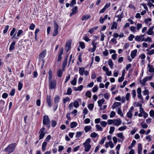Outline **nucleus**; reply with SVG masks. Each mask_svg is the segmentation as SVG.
I'll list each match as a JSON object with an SVG mask.
<instances>
[{
  "label": "nucleus",
  "instance_id": "64",
  "mask_svg": "<svg viewBox=\"0 0 154 154\" xmlns=\"http://www.w3.org/2000/svg\"><path fill=\"white\" fill-rule=\"evenodd\" d=\"M149 115L152 118H154V111L153 110H151L149 112Z\"/></svg>",
  "mask_w": 154,
  "mask_h": 154
},
{
  "label": "nucleus",
  "instance_id": "48",
  "mask_svg": "<svg viewBox=\"0 0 154 154\" xmlns=\"http://www.w3.org/2000/svg\"><path fill=\"white\" fill-rule=\"evenodd\" d=\"M127 128V126H124L118 128V130L119 131H123L125 130Z\"/></svg>",
  "mask_w": 154,
  "mask_h": 154
},
{
  "label": "nucleus",
  "instance_id": "62",
  "mask_svg": "<svg viewBox=\"0 0 154 154\" xmlns=\"http://www.w3.org/2000/svg\"><path fill=\"white\" fill-rule=\"evenodd\" d=\"M94 106L93 104L90 103L88 105V108L90 110H92L94 108Z\"/></svg>",
  "mask_w": 154,
  "mask_h": 154
},
{
  "label": "nucleus",
  "instance_id": "54",
  "mask_svg": "<svg viewBox=\"0 0 154 154\" xmlns=\"http://www.w3.org/2000/svg\"><path fill=\"white\" fill-rule=\"evenodd\" d=\"M145 90L143 91V93L144 95H146L149 94V91L145 87Z\"/></svg>",
  "mask_w": 154,
  "mask_h": 154
},
{
  "label": "nucleus",
  "instance_id": "25",
  "mask_svg": "<svg viewBox=\"0 0 154 154\" xmlns=\"http://www.w3.org/2000/svg\"><path fill=\"white\" fill-rule=\"evenodd\" d=\"M118 137H119L121 139L123 140L125 139V137L123 135V133H118L117 134Z\"/></svg>",
  "mask_w": 154,
  "mask_h": 154
},
{
  "label": "nucleus",
  "instance_id": "46",
  "mask_svg": "<svg viewBox=\"0 0 154 154\" xmlns=\"http://www.w3.org/2000/svg\"><path fill=\"white\" fill-rule=\"evenodd\" d=\"M130 30L133 32H137L136 27L133 26H131L130 27Z\"/></svg>",
  "mask_w": 154,
  "mask_h": 154
},
{
  "label": "nucleus",
  "instance_id": "58",
  "mask_svg": "<svg viewBox=\"0 0 154 154\" xmlns=\"http://www.w3.org/2000/svg\"><path fill=\"white\" fill-rule=\"evenodd\" d=\"M9 27V26L8 25H6L5 27V29L3 30V32L4 33H6L7 32L8 30V28Z\"/></svg>",
  "mask_w": 154,
  "mask_h": 154
},
{
  "label": "nucleus",
  "instance_id": "12",
  "mask_svg": "<svg viewBox=\"0 0 154 154\" xmlns=\"http://www.w3.org/2000/svg\"><path fill=\"white\" fill-rule=\"evenodd\" d=\"M47 101L48 106L50 108L52 106V102L51 100V97L50 96L47 95Z\"/></svg>",
  "mask_w": 154,
  "mask_h": 154
},
{
  "label": "nucleus",
  "instance_id": "41",
  "mask_svg": "<svg viewBox=\"0 0 154 154\" xmlns=\"http://www.w3.org/2000/svg\"><path fill=\"white\" fill-rule=\"evenodd\" d=\"M72 90L70 88H69L67 90V93L65 94L66 95H70L72 93Z\"/></svg>",
  "mask_w": 154,
  "mask_h": 154
},
{
  "label": "nucleus",
  "instance_id": "44",
  "mask_svg": "<svg viewBox=\"0 0 154 154\" xmlns=\"http://www.w3.org/2000/svg\"><path fill=\"white\" fill-rule=\"evenodd\" d=\"M23 33V31L21 29H19L18 30L17 33V37L20 36Z\"/></svg>",
  "mask_w": 154,
  "mask_h": 154
},
{
  "label": "nucleus",
  "instance_id": "40",
  "mask_svg": "<svg viewBox=\"0 0 154 154\" xmlns=\"http://www.w3.org/2000/svg\"><path fill=\"white\" fill-rule=\"evenodd\" d=\"M83 39L87 42H88L90 41V39H89L87 35V34L83 36Z\"/></svg>",
  "mask_w": 154,
  "mask_h": 154
},
{
  "label": "nucleus",
  "instance_id": "51",
  "mask_svg": "<svg viewBox=\"0 0 154 154\" xmlns=\"http://www.w3.org/2000/svg\"><path fill=\"white\" fill-rule=\"evenodd\" d=\"M54 29L58 30L59 28V26L55 21H54Z\"/></svg>",
  "mask_w": 154,
  "mask_h": 154
},
{
  "label": "nucleus",
  "instance_id": "50",
  "mask_svg": "<svg viewBox=\"0 0 154 154\" xmlns=\"http://www.w3.org/2000/svg\"><path fill=\"white\" fill-rule=\"evenodd\" d=\"M134 37L135 36L134 35L131 34L128 38V40L130 41H132Z\"/></svg>",
  "mask_w": 154,
  "mask_h": 154
},
{
  "label": "nucleus",
  "instance_id": "53",
  "mask_svg": "<svg viewBox=\"0 0 154 154\" xmlns=\"http://www.w3.org/2000/svg\"><path fill=\"white\" fill-rule=\"evenodd\" d=\"M62 70L60 69L58 70L57 71V76L59 77H61L62 76Z\"/></svg>",
  "mask_w": 154,
  "mask_h": 154
},
{
  "label": "nucleus",
  "instance_id": "7",
  "mask_svg": "<svg viewBox=\"0 0 154 154\" xmlns=\"http://www.w3.org/2000/svg\"><path fill=\"white\" fill-rule=\"evenodd\" d=\"M134 109L133 106H131L129 109L127 113L126 116L129 118H131L132 117L133 113V111Z\"/></svg>",
  "mask_w": 154,
  "mask_h": 154
},
{
  "label": "nucleus",
  "instance_id": "28",
  "mask_svg": "<svg viewBox=\"0 0 154 154\" xmlns=\"http://www.w3.org/2000/svg\"><path fill=\"white\" fill-rule=\"evenodd\" d=\"M91 126H86L84 127V131L86 133L88 132L91 130Z\"/></svg>",
  "mask_w": 154,
  "mask_h": 154
},
{
  "label": "nucleus",
  "instance_id": "63",
  "mask_svg": "<svg viewBox=\"0 0 154 154\" xmlns=\"http://www.w3.org/2000/svg\"><path fill=\"white\" fill-rule=\"evenodd\" d=\"M147 54L149 55H151L154 54V50L152 49L149 51L147 53Z\"/></svg>",
  "mask_w": 154,
  "mask_h": 154
},
{
  "label": "nucleus",
  "instance_id": "42",
  "mask_svg": "<svg viewBox=\"0 0 154 154\" xmlns=\"http://www.w3.org/2000/svg\"><path fill=\"white\" fill-rule=\"evenodd\" d=\"M140 82L141 84L143 85H145V83L146 81H147V80L146 77L143 79L142 81L140 80Z\"/></svg>",
  "mask_w": 154,
  "mask_h": 154
},
{
  "label": "nucleus",
  "instance_id": "20",
  "mask_svg": "<svg viewBox=\"0 0 154 154\" xmlns=\"http://www.w3.org/2000/svg\"><path fill=\"white\" fill-rule=\"evenodd\" d=\"M120 103L119 102H114L112 106V107L113 109H114L116 107L119 106L121 105Z\"/></svg>",
  "mask_w": 154,
  "mask_h": 154
},
{
  "label": "nucleus",
  "instance_id": "33",
  "mask_svg": "<svg viewBox=\"0 0 154 154\" xmlns=\"http://www.w3.org/2000/svg\"><path fill=\"white\" fill-rule=\"evenodd\" d=\"M47 143L46 142H44L42 144V150L43 152L45 150V148L47 145Z\"/></svg>",
  "mask_w": 154,
  "mask_h": 154
},
{
  "label": "nucleus",
  "instance_id": "19",
  "mask_svg": "<svg viewBox=\"0 0 154 154\" xmlns=\"http://www.w3.org/2000/svg\"><path fill=\"white\" fill-rule=\"evenodd\" d=\"M77 78V75H75V77L73 80L71 81V84L73 85H75L76 84V80Z\"/></svg>",
  "mask_w": 154,
  "mask_h": 154
},
{
  "label": "nucleus",
  "instance_id": "11",
  "mask_svg": "<svg viewBox=\"0 0 154 154\" xmlns=\"http://www.w3.org/2000/svg\"><path fill=\"white\" fill-rule=\"evenodd\" d=\"M72 12L70 13V16H72L74 14H76L78 12V7L75 6L72 9Z\"/></svg>",
  "mask_w": 154,
  "mask_h": 154
},
{
  "label": "nucleus",
  "instance_id": "57",
  "mask_svg": "<svg viewBox=\"0 0 154 154\" xmlns=\"http://www.w3.org/2000/svg\"><path fill=\"white\" fill-rule=\"evenodd\" d=\"M114 130H115L114 127H113V126H111L110 128V130H109V133L110 134H112L114 132Z\"/></svg>",
  "mask_w": 154,
  "mask_h": 154
},
{
  "label": "nucleus",
  "instance_id": "31",
  "mask_svg": "<svg viewBox=\"0 0 154 154\" xmlns=\"http://www.w3.org/2000/svg\"><path fill=\"white\" fill-rule=\"evenodd\" d=\"M148 67L149 68V71L150 72H154V67H153L152 65H150L149 64L148 65Z\"/></svg>",
  "mask_w": 154,
  "mask_h": 154
},
{
  "label": "nucleus",
  "instance_id": "15",
  "mask_svg": "<svg viewBox=\"0 0 154 154\" xmlns=\"http://www.w3.org/2000/svg\"><path fill=\"white\" fill-rule=\"evenodd\" d=\"M123 12L122 11L121 13L120 14L118 15H117L115 16V17L118 18V19L117 20V22H119L121 21L122 18L123 17Z\"/></svg>",
  "mask_w": 154,
  "mask_h": 154
},
{
  "label": "nucleus",
  "instance_id": "21",
  "mask_svg": "<svg viewBox=\"0 0 154 154\" xmlns=\"http://www.w3.org/2000/svg\"><path fill=\"white\" fill-rule=\"evenodd\" d=\"M70 46L71 44L70 43L67 42L66 43L65 47V50L66 52H67L69 51L70 48Z\"/></svg>",
  "mask_w": 154,
  "mask_h": 154
},
{
  "label": "nucleus",
  "instance_id": "23",
  "mask_svg": "<svg viewBox=\"0 0 154 154\" xmlns=\"http://www.w3.org/2000/svg\"><path fill=\"white\" fill-rule=\"evenodd\" d=\"M91 18V16L88 15H84L82 18V20L84 21L88 19H89Z\"/></svg>",
  "mask_w": 154,
  "mask_h": 154
},
{
  "label": "nucleus",
  "instance_id": "13",
  "mask_svg": "<svg viewBox=\"0 0 154 154\" xmlns=\"http://www.w3.org/2000/svg\"><path fill=\"white\" fill-rule=\"evenodd\" d=\"M122 122V120L119 119L114 120V125L116 126H118L121 124Z\"/></svg>",
  "mask_w": 154,
  "mask_h": 154
},
{
  "label": "nucleus",
  "instance_id": "29",
  "mask_svg": "<svg viewBox=\"0 0 154 154\" xmlns=\"http://www.w3.org/2000/svg\"><path fill=\"white\" fill-rule=\"evenodd\" d=\"M78 125L77 123L75 122H72L70 124V128H73L75 127Z\"/></svg>",
  "mask_w": 154,
  "mask_h": 154
},
{
  "label": "nucleus",
  "instance_id": "38",
  "mask_svg": "<svg viewBox=\"0 0 154 154\" xmlns=\"http://www.w3.org/2000/svg\"><path fill=\"white\" fill-rule=\"evenodd\" d=\"M108 64L111 69L113 68V64L111 60L109 59L108 60Z\"/></svg>",
  "mask_w": 154,
  "mask_h": 154
},
{
  "label": "nucleus",
  "instance_id": "3",
  "mask_svg": "<svg viewBox=\"0 0 154 154\" xmlns=\"http://www.w3.org/2000/svg\"><path fill=\"white\" fill-rule=\"evenodd\" d=\"M139 106L140 113L138 114V116L140 117H141L143 116L144 118H146L148 116V114L145 112L144 110L142 108V105H140Z\"/></svg>",
  "mask_w": 154,
  "mask_h": 154
},
{
  "label": "nucleus",
  "instance_id": "36",
  "mask_svg": "<svg viewBox=\"0 0 154 154\" xmlns=\"http://www.w3.org/2000/svg\"><path fill=\"white\" fill-rule=\"evenodd\" d=\"M118 113L121 116H123V115L121 109V107H119L118 108Z\"/></svg>",
  "mask_w": 154,
  "mask_h": 154
},
{
  "label": "nucleus",
  "instance_id": "14",
  "mask_svg": "<svg viewBox=\"0 0 154 154\" xmlns=\"http://www.w3.org/2000/svg\"><path fill=\"white\" fill-rule=\"evenodd\" d=\"M154 28V26H152L150 27L147 32V34L149 35H152L153 33V30Z\"/></svg>",
  "mask_w": 154,
  "mask_h": 154
},
{
  "label": "nucleus",
  "instance_id": "37",
  "mask_svg": "<svg viewBox=\"0 0 154 154\" xmlns=\"http://www.w3.org/2000/svg\"><path fill=\"white\" fill-rule=\"evenodd\" d=\"M73 103L74 106L75 108L78 107L79 106V103L77 100L75 101Z\"/></svg>",
  "mask_w": 154,
  "mask_h": 154
},
{
  "label": "nucleus",
  "instance_id": "17",
  "mask_svg": "<svg viewBox=\"0 0 154 154\" xmlns=\"http://www.w3.org/2000/svg\"><path fill=\"white\" fill-rule=\"evenodd\" d=\"M142 148L141 144L140 143L138 144L137 151L138 154H141Z\"/></svg>",
  "mask_w": 154,
  "mask_h": 154
},
{
  "label": "nucleus",
  "instance_id": "39",
  "mask_svg": "<svg viewBox=\"0 0 154 154\" xmlns=\"http://www.w3.org/2000/svg\"><path fill=\"white\" fill-rule=\"evenodd\" d=\"M79 46H80L82 49H84L85 48V43L82 42H79Z\"/></svg>",
  "mask_w": 154,
  "mask_h": 154
},
{
  "label": "nucleus",
  "instance_id": "6",
  "mask_svg": "<svg viewBox=\"0 0 154 154\" xmlns=\"http://www.w3.org/2000/svg\"><path fill=\"white\" fill-rule=\"evenodd\" d=\"M49 81V87L50 88L53 89L55 88L56 85V82L55 81H52V80Z\"/></svg>",
  "mask_w": 154,
  "mask_h": 154
},
{
  "label": "nucleus",
  "instance_id": "22",
  "mask_svg": "<svg viewBox=\"0 0 154 154\" xmlns=\"http://www.w3.org/2000/svg\"><path fill=\"white\" fill-rule=\"evenodd\" d=\"M46 51L45 50H44L39 55V57L40 58L43 59L45 57Z\"/></svg>",
  "mask_w": 154,
  "mask_h": 154
},
{
  "label": "nucleus",
  "instance_id": "34",
  "mask_svg": "<svg viewBox=\"0 0 154 154\" xmlns=\"http://www.w3.org/2000/svg\"><path fill=\"white\" fill-rule=\"evenodd\" d=\"M117 23L115 22H114L112 24L111 26V29H116L117 28Z\"/></svg>",
  "mask_w": 154,
  "mask_h": 154
},
{
  "label": "nucleus",
  "instance_id": "43",
  "mask_svg": "<svg viewBox=\"0 0 154 154\" xmlns=\"http://www.w3.org/2000/svg\"><path fill=\"white\" fill-rule=\"evenodd\" d=\"M95 126L97 131H103V129L100 125H96Z\"/></svg>",
  "mask_w": 154,
  "mask_h": 154
},
{
  "label": "nucleus",
  "instance_id": "61",
  "mask_svg": "<svg viewBox=\"0 0 154 154\" xmlns=\"http://www.w3.org/2000/svg\"><path fill=\"white\" fill-rule=\"evenodd\" d=\"M142 26L141 24L140 23H137V29L138 31L139 30Z\"/></svg>",
  "mask_w": 154,
  "mask_h": 154
},
{
  "label": "nucleus",
  "instance_id": "4",
  "mask_svg": "<svg viewBox=\"0 0 154 154\" xmlns=\"http://www.w3.org/2000/svg\"><path fill=\"white\" fill-rule=\"evenodd\" d=\"M42 123L43 125H46L48 128H50V120L48 116L45 115L43 116Z\"/></svg>",
  "mask_w": 154,
  "mask_h": 154
},
{
  "label": "nucleus",
  "instance_id": "32",
  "mask_svg": "<svg viewBox=\"0 0 154 154\" xmlns=\"http://www.w3.org/2000/svg\"><path fill=\"white\" fill-rule=\"evenodd\" d=\"M104 101L105 100L103 99H102L99 100L97 102L98 106L100 107H101L102 104L103 103Z\"/></svg>",
  "mask_w": 154,
  "mask_h": 154
},
{
  "label": "nucleus",
  "instance_id": "56",
  "mask_svg": "<svg viewBox=\"0 0 154 154\" xmlns=\"http://www.w3.org/2000/svg\"><path fill=\"white\" fill-rule=\"evenodd\" d=\"M100 124L102 126L105 127L107 125V123L105 121H103L100 122Z\"/></svg>",
  "mask_w": 154,
  "mask_h": 154
},
{
  "label": "nucleus",
  "instance_id": "45",
  "mask_svg": "<svg viewBox=\"0 0 154 154\" xmlns=\"http://www.w3.org/2000/svg\"><path fill=\"white\" fill-rule=\"evenodd\" d=\"M91 92H90V91H87L85 94V96L88 97L89 98H91Z\"/></svg>",
  "mask_w": 154,
  "mask_h": 154
},
{
  "label": "nucleus",
  "instance_id": "49",
  "mask_svg": "<svg viewBox=\"0 0 154 154\" xmlns=\"http://www.w3.org/2000/svg\"><path fill=\"white\" fill-rule=\"evenodd\" d=\"M23 84L20 82H19L18 84V89L19 91H20L23 87Z\"/></svg>",
  "mask_w": 154,
  "mask_h": 154
},
{
  "label": "nucleus",
  "instance_id": "9",
  "mask_svg": "<svg viewBox=\"0 0 154 154\" xmlns=\"http://www.w3.org/2000/svg\"><path fill=\"white\" fill-rule=\"evenodd\" d=\"M137 97L140 100H143V97L141 95V89L140 88H138L137 90Z\"/></svg>",
  "mask_w": 154,
  "mask_h": 154
},
{
  "label": "nucleus",
  "instance_id": "2",
  "mask_svg": "<svg viewBox=\"0 0 154 154\" xmlns=\"http://www.w3.org/2000/svg\"><path fill=\"white\" fill-rule=\"evenodd\" d=\"M91 141L90 138H88L83 144L84 147V150L86 152H89L91 148V145L90 144Z\"/></svg>",
  "mask_w": 154,
  "mask_h": 154
},
{
  "label": "nucleus",
  "instance_id": "10",
  "mask_svg": "<svg viewBox=\"0 0 154 154\" xmlns=\"http://www.w3.org/2000/svg\"><path fill=\"white\" fill-rule=\"evenodd\" d=\"M143 35H137L135 38V40L139 42H142L144 41V38H143Z\"/></svg>",
  "mask_w": 154,
  "mask_h": 154
},
{
  "label": "nucleus",
  "instance_id": "26",
  "mask_svg": "<svg viewBox=\"0 0 154 154\" xmlns=\"http://www.w3.org/2000/svg\"><path fill=\"white\" fill-rule=\"evenodd\" d=\"M98 28V27L97 26H96L94 27L93 28H92L90 29L88 31V32H89L91 34L93 33L96 30L97 28Z\"/></svg>",
  "mask_w": 154,
  "mask_h": 154
},
{
  "label": "nucleus",
  "instance_id": "24",
  "mask_svg": "<svg viewBox=\"0 0 154 154\" xmlns=\"http://www.w3.org/2000/svg\"><path fill=\"white\" fill-rule=\"evenodd\" d=\"M54 101L55 103H57L59 102L60 97L58 95H56L54 98Z\"/></svg>",
  "mask_w": 154,
  "mask_h": 154
},
{
  "label": "nucleus",
  "instance_id": "18",
  "mask_svg": "<svg viewBox=\"0 0 154 154\" xmlns=\"http://www.w3.org/2000/svg\"><path fill=\"white\" fill-rule=\"evenodd\" d=\"M85 71V68L84 67H79V73L80 75H83Z\"/></svg>",
  "mask_w": 154,
  "mask_h": 154
},
{
  "label": "nucleus",
  "instance_id": "55",
  "mask_svg": "<svg viewBox=\"0 0 154 154\" xmlns=\"http://www.w3.org/2000/svg\"><path fill=\"white\" fill-rule=\"evenodd\" d=\"M97 135V134L95 132L91 133L90 134V137L93 138L96 137Z\"/></svg>",
  "mask_w": 154,
  "mask_h": 154
},
{
  "label": "nucleus",
  "instance_id": "52",
  "mask_svg": "<svg viewBox=\"0 0 154 154\" xmlns=\"http://www.w3.org/2000/svg\"><path fill=\"white\" fill-rule=\"evenodd\" d=\"M97 42H95V40H93L91 43V45H92L93 48L96 49L97 48Z\"/></svg>",
  "mask_w": 154,
  "mask_h": 154
},
{
  "label": "nucleus",
  "instance_id": "8",
  "mask_svg": "<svg viewBox=\"0 0 154 154\" xmlns=\"http://www.w3.org/2000/svg\"><path fill=\"white\" fill-rule=\"evenodd\" d=\"M16 29L14 28H13L11 30L10 33V35L11 36H13L12 39H13V38H15L16 39H18V38L17 37H16Z\"/></svg>",
  "mask_w": 154,
  "mask_h": 154
},
{
  "label": "nucleus",
  "instance_id": "5",
  "mask_svg": "<svg viewBox=\"0 0 154 154\" xmlns=\"http://www.w3.org/2000/svg\"><path fill=\"white\" fill-rule=\"evenodd\" d=\"M45 130L44 127H43L40 130L39 134V140L43 139L45 134V133L44 132Z\"/></svg>",
  "mask_w": 154,
  "mask_h": 154
},
{
  "label": "nucleus",
  "instance_id": "59",
  "mask_svg": "<svg viewBox=\"0 0 154 154\" xmlns=\"http://www.w3.org/2000/svg\"><path fill=\"white\" fill-rule=\"evenodd\" d=\"M141 125L143 128H146L148 127V125L142 122L141 123Z\"/></svg>",
  "mask_w": 154,
  "mask_h": 154
},
{
  "label": "nucleus",
  "instance_id": "47",
  "mask_svg": "<svg viewBox=\"0 0 154 154\" xmlns=\"http://www.w3.org/2000/svg\"><path fill=\"white\" fill-rule=\"evenodd\" d=\"M70 99L68 97H66V98H64L63 100V102L64 103H65L67 102L70 101Z\"/></svg>",
  "mask_w": 154,
  "mask_h": 154
},
{
  "label": "nucleus",
  "instance_id": "60",
  "mask_svg": "<svg viewBox=\"0 0 154 154\" xmlns=\"http://www.w3.org/2000/svg\"><path fill=\"white\" fill-rule=\"evenodd\" d=\"M58 33V30L57 29H54L52 34V35L54 36H56Z\"/></svg>",
  "mask_w": 154,
  "mask_h": 154
},
{
  "label": "nucleus",
  "instance_id": "1",
  "mask_svg": "<svg viewBox=\"0 0 154 154\" xmlns=\"http://www.w3.org/2000/svg\"><path fill=\"white\" fill-rule=\"evenodd\" d=\"M16 146V143L11 144L8 146L4 151L9 154L14 152Z\"/></svg>",
  "mask_w": 154,
  "mask_h": 154
},
{
  "label": "nucleus",
  "instance_id": "35",
  "mask_svg": "<svg viewBox=\"0 0 154 154\" xmlns=\"http://www.w3.org/2000/svg\"><path fill=\"white\" fill-rule=\"evenodd\" d=\"M52 71L50 69L48 72V75H49V77H48V80L49 81H50L52 80Z\"/></svg>",
  "mask_w": 154,
  "mask_h": 154
},
{
  "label": "nucleus",
  "instance_id": "27",
  "mask_svg": "<svg viewBox=\"0 0 154 154\" xmlns=\"http://www.w3.org/2000/svg\"><path fill=\"white\" fill-rule=\"evenodd\" d=\"M15 43V41H14L11 44L9 48V50L10 51H11L14 49Z\"/></svg>",
  "mask_w": 154,
  "mask_h": 154
},
{
  "label": "nucleus",
  "instance_id": "16",
  "mask_svg": "<svg viewBox=\"0 0 154 154\" xmlns=\"http://www.w3.org/2000/svg\"><path fill=\"white\" fill-rule=\"evenodd\" d=\"M137 50H134L132 51L131 53V56L132 58L133 59L136 56L137 54Z\"/></svg>",
  "mask_w": 154,
  "mask_h": 154
},
{
  "label": "nucleus",
  "instance_id": "30",
  "mask_svg": "<svg viewBox=\"0 0 154 154\" xmlns=\"http://www.w3.org/2000/svg\"><path fill=\"white\" fill-rule=\"evenodd\" d=\"M83 133V131H78L76 133L75 137L77 138L80 137Z\"/></svg>",
  "mask_w": 154,
  "mask_h": 154
}]
</instances>
